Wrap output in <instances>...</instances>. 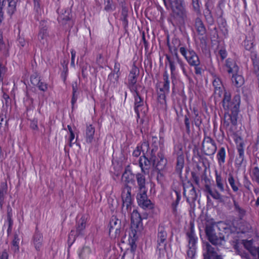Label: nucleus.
Returning a JSON list of instances; mask_svg holds the SVG:
<instances>
[{"mask_svg": "<svg viewBox=\"0 0 259 259\" xmlns=\"http://www.w3.org/2000/svg\"><path fill=\"white\" fill-rule=\"evenodd\" d=\"M200 61L198 63H197L196 64L197 65H192V66L194 67L195 73L196 74H198V75H201L202 74V69L200 66Z\"/></svg>", "mask_w": 259, "mask_h": 259, "instance_id": "nucleus-59", "label": "nucleus"}, {"mask_svg": "<svg viewBox=\"0 0 259 259\" xmlns=\"http://www.w3.org/2000/svg\"><path fill=\"white\" fill-rule=\"evenodd\" d=\"M142 90L132 92L134 97V110L137 114V121L140 119L142 121L143 118L148 111V107L145 104L143 99L141 97Z\"/></svg>", "mask_w": 259, "mask_h": 259, "instance_id": "nucleus-4", "label": "nucleus"}, {"mask_svg": "<svg viewBox=\"0 0 259 259\" xmlns=\"http://www.w3.org/2000/svg\"><path fill=\"white\" fill-rule=\"evenodd\" d=\"M7 72V68L0 61V81H3L4 75Z\"/></svg>", "mask_w": 259, "mask_h": 259, "instance_id": "nucleus-48", "label": "nucleus"}, {"mask_svg": "<svg viewBox=\"0 0 259 259\" xmlns=\"http://www.w3.org/2000/svg\"><path fill=\"white\" fill-rule=\"evenodd\" d=\"M183 187L184 195L186 197L187 201L189 203L194 202L197 198V194L193 184L187 182L184 184Z\"/></svg>", "mask_w": 259, "mask_h": 259, "instance_id": "nucleus-12", "label": "nucleus"}, {"mask_svg": "<svg viewBox=\"0 0 259 259\" xmlns=\"http://www.w3.org/2000/svg\"><path fill=\"white\" fill-rule=\"evenodd\" d=\"M231 198L233 202L234 212L237 215L240 220H242L246 215V210L240 206L234 196H231Z\"/></svg>", "mask_w": 259, "mask_h": 259, "instance_id": "nucleus-26", "label": "nucleus"}, {"mask_svg": "<svg viewBox=\"0 0 259 259\" xmlns=\"http://www.w3.org/2000/svg\"><path fill=\"white\" fill-rule=\"evenodd\" d=\"M5 0H0V24L2 23L4 19V13L3 11V6L5 5Z\"/></svg>", "mask_w": 259, "mask_h": 259, "instance_id": "nucleus-52", "label": "nucleus"}, {"mask_svg": "<svg viewBox=\"0 0 259 259\" xmlns=\"http://www.w3.org/2000/svg\"><path fill=\"white\" fill-rule=\"evenodd\" d=\"M222 103L224 110L227 111L225 114V118L228 116L232 124L236 125L240 104V96L236 95L231 99L230 94L225 92Z\"/></svg>", "mask_w": 259, "mask_h": 259, "instance_id": "nucleus-1", "label": "nucleus"}, {"mask_svg": "<svg viewBox=\"0 0 259 259\" xmlns=\"http://www.w3.org/2000/svg\"><path fill=\"white\" fill-rule=\"evenodd\" d=\"M131 223L133 226L138 227L142 224L141 215L137 210H134L131 213Z\"/></svg>", "mask_w": 259, "mask_h": 259, "instance_id": "nucleus-32", "label": "nucleus"}, {"mask_svg": "<svg viewBox=\"0 0 259 259\" xmlns=\"http://www.w3.org/2000/svg\"><path fill=\"white\" fill-rule=\"evenodd\" d=\"M30 127L33 130H38L37 120L33 119L31 121Z\"/></svg>", "mask_w": 259, "mask_h": 259, "instance_id": "nucleus-64", "label": "nucleus"}, {"mask_svg": "<svg viewBox=\"0 0 259 259\" xmlns=\"http://www.w3.org/2000/svg\"><path fill=\"white\" fill-rule=\"evenodd\" d=\"M218 163L220 165H222L225 162L226 158V150L224 147H221L217 155Z\"/></svg>", "mask_w": 259, "mask_h": 259, "instance_id": "nucleus-36", "label": "nucleus"}, {"mask_svg": "<svg viewBox=\"0 0 259 259\" xmlns=\"http://www.w3.org/2000/svg\"><path fill=\"white\" fill-rule=\"evenodd\" d=\"M105 1V8L104 9L106 11H112L113 10V6L112 4V0H104Z\"/></svg>", "mask_w": 259, "mask_h": 259, "instance_id": "nucleus-50", "label": "nucleus"}, {"mask_svg": "<svg viewBox=\"0 0 259 259\" xmlns=\"http://www.w3.org/2000/svg\"><path fill=\"white\" fill-rule=\"evenodd\" d=\"M244 247L248 251L253 247L252 242L251 240H243Z\"/></svg>", "mask_w": 259, "mask_h": 259, "instance_id": "nucleus-54", "label": "nucleus"}, {"mask_svg": "<svg viewBox=\"0 0 259 259\" xmlns=\"http://www.w3.org/2000/svg\"><path fill=\"white\" fill-rule=\"evenodd\" d=\"M169 52L172 55L178 54V49L180 46V40L177 38L172 39L171 43L167 42Z\"/></svg>", "mask_w": 259, "mask_h": 259, "instance_id": "nucleus-33", "label": "nucleus"}, {"mask_svg": "<svg viewBox=\"0 0 259 259\" xmlns=\"http://www.w3.org/2000/svg\"><path fill=\"white\" fill-rule=\"evenodd\" d=\"M39 90L43 92H45L48 89V85L47 83L41 81H39V84L37 85Z\"/></svg>", "mask_w": 259, "mask_h": 259, "instance_id": "nucleus-56", "label": "nucleus"}, {"mask_svg": "<svg viewBox=\"0 0 259 259\" xmlns=\"http://www.w3.org/2000/svg\"><path fill=\"white\" fill-rule=\"evenodd\" d=\"M10 44L9 41L4 40L3 34L0 32V56L7 58L9 56Z\"/></svg>", "mask_w": 259, "mask_h": 259, "instance_id": "nucleus-22", "label": "nucleus"}, {"mask_svg": "<svg viewBox=\"0 0 259 259\" xmlns=\"http://www.w3.org/2000/svg\"><path fill=\"white\" fill-rule=\"evenodd\" d=\"M204 224L205 234L209 241L215 246L222 245L225 241L224 237L220 236V234L218 235L215 233L214 229L215 223L213 220H205Z\"/></svg>", "mask_w": 259, "mask_h": 259, "instance_id": "nucleus-3", "label": "nucleus"}, {"mask_svg": "<svg viewBox=\"0 0 259 259\" xmlns=\"http://www.w3.org/2000/svg\"><path fill=\"white\" fill-rule=\"evenodd\" d=\"M244 47L246 50H250L253 47V43L251 40H245Z\"/></svg>", "mask_w": 259, "mask_h": 259, "instance_id": "nucleus-57", "label": "nucleus"}, {"mask_svg": "<svg viewBox=\"0 0 259 259\" xmlns=\"http://www.w3.org/2000/svg\"><path fill=\"white\" fill-rule=\"evenodd\" d=\"M180 52L191 66L197 65L196 64L200 62L197 54L192 49H188L185 47H181L180 48Z\"/></svg>", "mask_w": 259, "mask_h": 259, "instance_id": "nucleus-10", "label": "nucleus"}, {"mask_svg": "<svg viewBox=\"0 0 259 259\" xmlns=\"http://www.w3.org/2000/svg\"><path fill=\"white\" fill-rule=\"evenodd\" d=\"M204 191L206 194V197L208 201L210 200L209 196L214 199L218 200L220 201L223 200V196L221 193L215 189L212 188L208 184L205 185Z\"/></svg>", "mask_w": 259, "mask_h": 259, "instance_id": "nucleus-20", "label": "nucleus"}, {"mask_svg": "<svg viewBox=\"0 0 259 259\" xmlns=\"http://www.w3.org/2000/svg\"><path fill=\"white\" fill-rule=\"evenodd\" d=\"M187 240H188V247H196L197 238L193 231L187 233Z\"/></svg>", "mask_w": 259, "mask_h": 259, "instance_id": "nucleus-37", "label": "nucleus"}, {"mask_svg": "<svg viewBox=\"0 0 259 259\" xmlns=\"http://www.w3.org/2000/svg\"><path fill=\"white\" fill-rule=\"evenodd\" d=\"M167 236L166 228L163 225H160L157 229V249L159 253H163L166 246V238Z\"/></svg>", "mask_w": 259, "mask_h": 259, "instance_id": "nucleus-9", "label": "nucleus"}, {"mask_svg": "<svg viewBox=\"0 0 259 259\" xmlns=\"http://www.w3.org/2000/svg\"><path fill=\"white\" fill-rule=\"evenodd\" d=\"M7 190V185L4 184H2L0 188V206L1 207L3 206Z\"/></svg>", "mask_w": 259, "mask_h": 259, "instance_id": "nucleus-39", "label": "nucleus"}, {"mask_svg": "<svg viewBox=\"0 0 259 259\" xmlns=\"http://www.w3.org/2000/svg\"><path fill=\"white\" fill-rule=\"evenodd\" d=\"M121 196L122 201V212L125 213L126 212L130 211L132 203V187L131 186H123Z\"/></svg>", "mask_w": 259, "mask_h": 259, "instance_id": "nucleus-8", "label": "nucleus"}, {"mask_svg": "<svg viewBox=\"0 0 259 259\" xmlns=\"http://www.w3.org/2000/svg\"><path fill=\"white\" fill-rule=\"evenodd\" d=\"M74 138H75V135H74V133H70V136H69V146L70 147H72L73 146V144H74L77 140V137L76 138V140L75 141H74Z\"/></svg>", "mask_w": 259, "mask_h": 259, "instance_id": "nucleus-60", "label": "nucleus"}, {"mask_svg": "<svg viewBox=\"0 0 259 259\" xmlns=\"http://www.w3.org/2000/svg\"><path fill=\"white\" fill-rule=\"evenodd\" d=\"M49 35L48 27L45 22L40 23V30L38 34V38L40 43L44 45L47 41V38Z\"/></svg>", "mask_w": 259, "mask_h": 259, "instance_id": "nucleus-25", "label": "nucleus"}, {"mask_svg": "<svg viewBox=\"0 0 259 259\" xmlns=\"http://www.w3.org/2000/svg\"><path fill=\"white\" fill-rule=\"evenodd\" d=\"M228 181L233 191L234 192H237L241 186L238 179H235L233 175L230 173L228 175Z\"/></svg>", "mask_w": 259, "mask_h": 259, "instance_id": "nucleus-29", "label": "nucleus"}, {"mask_svg": "<svg viewBox=\"0 0 259 259\" xmlns=\"http://www.w3.org/2000/svg\"><path fill=\"white\" fill-rule=\"evenodd\" d=\"M40 80V77L36 73L31 76L30 81L33 85L37 86Z\"/></svg>", "mask_w": 259, "mask_h": 259, "instance_id": "nucleus-47", "label": "nucleus"}, {"mask_svg": "<svg viewBox=\"0 0 259 259\" xmlns=\"http://www.w3.org/2000/svg\"><path fill=\"white\" fill-rule=\"evenodd\" d=\"M20 238L17 234H15L14 239L12 241L11 248L14 252H18L19 250Z\"/></svg>", "mask_w": 259, "mask_h": 259, "instance_id": "nucleus-43", "label": "nucleus"}, {"mask_svg": "<svg viewBox=\"0 0 259 259\" xmlns=\"http://www.w3.org/2000/svg\"><path fill=\"white\" fill-rule=\"evenodd\" d=\"M91 249L85 246L78 250V255L80 259H84L91 253Z\"/></svg>", "mask_w": 259, "mask_h": 259, "instance_id": "nucleus-41", "label": "nucleus"}, {"mask_svg": "<svg viewBox=\"0 0 259 259\" xmlns=\"http://www.w3.org/2000/svg\"><path fill=\"white\" fill-rule=\"evenodd\" d=\"M130 167L129 165L126 166L122 175L121 180L123 183V186L135 185V184L134 176Z\"/></svg>", "mask_w": 259, "mask_h": 259, "instance_id": "nucleus-21", "label": "nucleus"}, {"mask_svg": "<svg viewBox=\"0 0 259 259\" xmlns=\"http://www.w3.org/2000/svg\"><path fill=\"white\" fill-rule=\"evenodd\" d=\"M152 144L154 145V148L152 149L151 150L152 154H155V151L157 150L158 148V139L156 137H153L152 138Z\"/></svg>", "mask_w": 259, "mask_h": 259, "instance_id": "nucleus-49", "label": "nucleus"}, {"mask_svg": "<svg viewBox=\"0 0 259 259\" xmlns=\"http://www.w3.org/2000/svg\"><path fill=\"white\" fill-rule=\"evenodd\" d=\"M244 159V158L243 157L237 156L235 160V165H237V166L238 167L241 166V165L243 163Z\"/></svg>", "mask_w": 259, "mask_h": 259, "instance_id": "nucleus-61", "label": "nucleus"}, {"mask_svg": "<svg viewBox=\"0 0 259 259\" xmlns=\"http://www.w3.org/2000/svg\"><path fill=\"white\" fill-rule=\"evenodd\" d=\"M157 156L159 160L156 164L155 167L158 171L157 177L158 178L159 176L163 177L166 171L167 160L164 158L162 152H159Z\"/></svg>", "mask_w": 259, "mask_h": 259, "instance_id": "nucleus-18", "label": "nucleus"}, {"mask_svg": "<svg viewBox=\"0 0 259 259\" xmlns=\"http://www.w3.org/2000/svg\"><path fill=\"white\" fill-rule=\"evenodd\" d=\"M171 197L173 200V202L171 203L172 211L174 212H176L177 206L179 204L181 198V193L177 190H174L171 193Z\"/></svg>", "mask_w": 259, "mask_h": 259, "instance_id": "nucleus-31", "label": "nucleus"}, {"mask_svg": "<svg viewBox=\"0 0 259 259\" xmlns=\"http://www.w3.org/2000/svg\"><path fill=\"white\" fill-rule=\"evenodd\" d=\"M176 154L177 155L176 170L181 172L184 164V157L181 148H179V151L177 152Z\"/></svg>", "mask_w": 259, "mask_h": 259, "instance_id": "nucleus-30", "label": "nucleus"}, {"mask_svg": "<svg viewBox=\"0 0 259 259\" xmlns=\"http://www.w3.org/2000/svg\"><path fill=\"white\" fill-rule=\"evenodd\" d=\"M215 177L216 185L221 192L225 191V187L223 183V179L221 175L217 170L215 171Z\"/></svg>", "mask_w": 259, "mask_h": 259, "instance_id": "nucleus-35", "label": "nucleus"}, {"mask_svg": "<svg viewBox=\"0 0 259 259\" xmlns=\"http://www.w3.org/2000/svg\"><path fill=\"white\" fill-rule=\"evenodd\" d=\"M121 221L116 217L112 216L109 223V234L114 232V237H118L120 232Z\"/></svg>", "mask_w": 259, "mask_h": 259, "instance_id": "nucleus-19", "label": "nucleus"}, {"mask_svg": "<svg viewBox=\"0 0 259 259\" xmlns=\"http://www.w3.org/2000/svg\"><path fill=\"white\" fill-rule=\"evenodd\" d=\"M215 141L208 136L204 137L202 144V150L206 155H213L217 150Z\"/></svg>", "mask_w": 259, "mask_h": 259, "instance_id": "nucleus-11", "label": "nucleus"}, {"mask_svg": "<svg viewBox=\"0 0 259 259\" xmlns=\"http://www.w3.org/2000/svg\"><path fill=\"white\" fill-rule=\"evenodd\" d=\"M192 6L193 10L198 15H200L201 14L200 10L201 2L199 0H191Z\"/></svg>", "mask_w": 259, "mask_h": 259, "instance_id": "nucleus-44", "label": "nucleus"}, {"mask_svg": "<svg viewBox=\"0 0 259 259\" xmlns=\"http://www.w3.org/2000/svg\"><path fill=\"white\" fill-rule=\"evenodd\" d=\"M226 66L227 72L232 74V81L233 83L237 87L241 86L244 83L243 77L238 74L239 68L236 63L232 59L229 58L226 60Z\"/></svg>", "mask_w": 259, "mask_h": 259, "instance_id": "nucleus-5", "label": "nucleus"}, {"mask_svg": "<svg viewBox=\"0 0 259 259\" xmlns=\"http://www.w3.org/2000/svg\"><path fill=\"white\" fill-rule=\"evenodd\" d=\"M195 26L199 34L202 35L205 33L206 29L200 18H197L196 19Z\"/></svg>", "mask_w": 259, "mask_h": 259, "instance_id": "nucleus-34", "label": "nucleus"}, {"mask_svg": "<svg viewBox=\"0 0 259 259\" xmlns=\"http://www.w3.org/2000/svg\"><path fill=\"white\" fill-rule=\"evenodd\" d=\"M120 64L117 62H115L114 67V72L116 74V78L118 79L119 75H120Z\"/></svg>", "mask_w": 259, "mask_h": 259, "instance_id": "nucleus-53", "label": "nucleus"}, {"mask_svg": "<svg viewBox=\"0 0 259 259\" xmlns=\"http://www.w3.org/2000/svg\"><path fill=\"white\" fill-rule=\"evenodd\" d=\"M255 164L254 163L253 165ZM251 177L252 180L259 184V168L257 166H253L251 170Z\"/></svg>", "mask_w": 259, "mask_h": 259, "instance_id": "nucleus-40", "label": "nucleus"}, {"mask_svg": "<svg viewBox=\"0 0 259 259\" xmlns=\"http://www.w3.org/2000/svg\"><path fill=\"white\" fill-rule=\"evenodd\" d=\"M236 143L237 144V150L238 153V155L237 156L244 158V144L243 142L242 141V139L240 138H239V139L236 140Z\"/></svg>", "mask_w": 259, "mask_h": 259, "instance_id": "nucleus-38", "label": "nucleus"}, {"mask_svg": "<svg viewBox=\"0 0 259 259\" xmlns=\"http://www.w3.org/2000/svg\"><path fill=\"white\" fill-rule=\"evenodd\" d=\"M163 85L164 86V88L168 90L170 88V80L169 78V75L167 71H165L163 74Z\"/></svg>", "mask_w": 259, "mask_h": 259, "instance_id": "nucleus-45", "label": "nucleus"}, {"mask_svg": "<svg viewBox=\"0 0 259 259\" xmlns=\"http://www.w3.org/2000/svg\"><path fill=\"white\" fill-rule=\"evenodd\" d=\"M135 178L137 181V186L135 188L137 189V193H143L147 192L146 187V179L145 175L143 173H137L136 174Z\"/></svg>", "mask_w": 259, "mask_h": 259, "instance_id": "nucleus-17", "label": "nucleus"}, {"mask_svg": "<svg viewBox=\"0 0 259 259\" xmlns=\"http://www.w3.org/2000/svg\"><path fill=\"white\" fill-rule=\"evenodd\" d=\"M8 2V7L7 8V13L10 16H12L16 11V0H7Z\"/></svg>", "mask_w": 259, "mask_h": 259, "instance_id": "nucleus-42", "label": "nucleus"}, {"mask_svg": "<svg viewBox=\"0 0 259 259\" xmlns=\"http://www.w3.org/2000/svg\"><path fill=\"white\" fill-rule=\"evenodd\" d=\"M187 255L189 257L192 258L194 256L196 252V247H188Z\"/></svg>", "mask_w": 259, "mask_h": 259, "instance_id": "nucleus-58", "label": "nucleus"}, {"mask_svg": "<svg viewBox=\"0 0 259 259\" xmlns=\"http://www.w3.org/2000/svg\"><path fill=\"white\" fill-rule=\"evenodd\" d=\"M205 251L203 252L204 259H223L218 253V249L206 243L205 245Z\"/></svg>", "mask_w": 259, "mask_h": 259, "instance_id": "nucleus-16", "label": "nucleus"}, {"mask_svg": "<svg viewBox=\"0 0 259 259\" xmlns=\"http://www.w3.org/2000/svg\"><path fill=\"white\" fill-rule=\"evenodd\" d=\"M180 67L181 69H182V70L183 71V74L187 78H188V72H187V64H185L184 62V61H183L182 63H181V64L180 65Z\"/></svg>", "mask_w": 259, "mask_h": 259, "instance_id": "nucleus-55", "label": "nucleus"}, {"mask_svg": "<svg viewBox=\"0 0 259 259\" xmlns=\"http://www.w3.org/2000/svg\"><path fill=\"white\" fill-rule=\"evenodd\" d=\"M121 196L122 201V212L125 213L126 212L130 211L132 203V187L131 186H123Z\"/></svg>", "mask_w": 259, "mask_h": 259, "instance_id": "nucleus-7", "label": "nucleus"}, {"mask_svg": "<svg viewBox=\"0 0 259 259\" xmlns=\"http://www.w3.org/2000/svg\"><path fill=\"white\" fill-rule=\"evenodd\" d=\"M147 192L137 193V199L139 205L144 209H151L154 207V204L147 197Z\"/></svg>", "mask_w": 259, "mask_h": 259, "instance_id": "nucleus-15", "label": "nucleus"}, {"mask_svg": "<svg viewBox=\"0 0 259 259\" xmlns=\"http://www.w3.org/2000/svg\"><path fill=\"white\" fill-rule=\"evenodd\" d=\"M158 94V100L161 104H165L166 103V95L168 94L157 93Z\"/></svg>", "mask_w": 259, "mask_h": 259, "instance_id": "nucleus-51", "label": "nucleus"}, {"mask_svg": "<svg viewBox=\"0 0 259 259\" xmlns=\"http://www.w3.org/2000/svg\"><path fill=\"white\" fill-rule=\"evenodd\" d=\"M249 251L253 256L258 255L259 254V247L256 248L255 247H252Z\"/></svg>", "mask_w": 259, "mask_h": 259, "instance_id": "nucleus-62", "label": "nucleus"}, {"mask_svg": "<svg viewBox=\"0 0 259 259\" xmlns=\"http://www.w3.org/2000/svg\"><path fill=\"white\" fill-rule=\"evenodd\" d=\"M95 128L92 124L87 125L84 138L87 143L91 144L95 140Z\"/></svg>", "mask_w": 259, "mask_h": 259, "instance_id": "nucleus-27", "label": "nucleus"}, {"mask_svg": "<svg viewBox=\"0 0 259 259\" xmlns=\"http://www.w3.org/2000/svg\"><path fill=\"white\" fill-rule=\"evenodd\" d=\"M32 243L36 250H39L43 244L42 234L39 232L36 231L33 236Z\"/></svg>", "mask_w": 259, "mask_h": 259, "instance_id": "nucleus-28", "label": "nucleus"}, {"mask_svg": "<svg viewBox=\"0 0 259 259\" xmlns=\"http://www.w3.org/2000/svg\"><path fill=\"white\" fill-rule=\"evenodd\" d=\"M166 60L168 62L169 67L170 70V74L171 78L175 77V74L177 70V66H179L183 61L179 56L178 54L170 55H166Z\"/></svg>", "mask_w": 259, "mask_h": 259, "instance_id": "nucleus-13", "label": "nucleus"}, {"mask_svg": "<svg viewBox=\"0 0 259 259\" xmlns=\"http://www.w3.org/2000/svg\"><path fill=\"white\" fill-rule=\"evenodd\" d=\"M87 219L84 217H82L78 221L77 226L76 233L74 231H71L69 234V241L72 240L73 242L75 239L76 236H82L84 235V229L86 227Z\"/></svg>", "mask_w": 259, "mask_h": 259, "instance_id": "nucleus-14", "label": "nucleus"}, {"mask_svg": "<svg viewBox=\"0 0 259 259\" xmlns=\"http://www.w3.org/2000/svg\"><path fill=\"white\" fill-rule=\"evenodd\" d=\"M193 113L195 115V117L194 118V122L196 126L199 127L202 123V119L201 117L199 115L197 109L194 108Z\"/></svg>", "mask_w": 259, "mask_h": 259, "instance_id": "nucleus-46", "label": "nucleus"}, {"mask_svg": "<svg viewBox=\"0 0 259 259\" xmlns=\"http://www.w3.org/2000/svg\"><path fill=\"white\" fill-rule=\"evenodd\" d=\"M172 12L173 17L180 23H184L188 20L184 0H167V6Z\"/></svg>", "mask_w": 259, "mask_h": 259, "instance_id": "nucleus-2", "label": "nucleus"}, {"mask_svg": "<svg viewBox=\"0 0 259 259\" xmlns=\"http://www.w3.org/2000/svg\"><path fill=\"white\" fill-rule=\"evenodd\" d=\"M212 85L214 87V94L219 97H221L224 91V88L221 79L217 76H214Z\"/></svg>", "mask_w": 259, "mask_h": 259, "instance_id": "nucleus-23", "label": "nucleus"}, {"mask_svg": "<svg viewBox=\"0 0 259 259\" xmlns=\"http://www.w3.org/2000/svg\"><path fill=\"white\" fill-rule=\"evenodd\" d=\"M156 160L155 154H152L150 157V160L148 159L145 156L141 157L139 159V165L141 168L142 172H145L144 169H148L151 165V161H153V164H155Z\"/></svg>", "mask_w": 259, "mask_h": 259, "instance_id": "nucleus-24", "label": "nucleus"}, {"mask_svg": "<svg viewBox=\"0 0 259 259\" xmlns=\"http://www.w3.org/2000/svg\"><path fill=\"white\" fill-rule=\"evenodd\" d=\"M139 75V69L136 66L134 65L131 69L128 76L127 82L126 85L131 93L136 92L141 89L143 91L144 87L140 84H137V79Z\"/></svg>", "mask_w": 259, "mask_h": 259, "instance_id": "nucleus-6", "label": "nucleus"}, {"mask_svg": "<svg viewBox=\"0 0 259 259\" xmlns=\"http://www.w3.org/2000/svg\"><path fill=\"white\" fill-rule=\"evenodd\" d=\"M219 54L221 58V59L223 60L227 57V53L225 50L221 49L219 52Z\"/></svg>", "mask_w": 259, "mask_h": 259, "instance_id": "nucleus-63", "label": "nucleus"}]
</instances>
